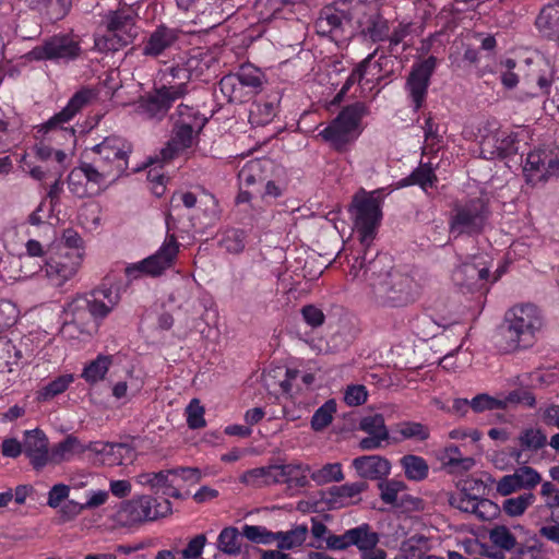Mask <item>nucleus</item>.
<instances>
[{
  "mask_svg": "<svg viewBox=\"0 0 559 559\" xmlns=\"http://www.w3.org/2000/svg\"><path fill=\"white\" fill-rule=\"evenodd\" d=\"M350 264L348 276L357 280L362 272L366 295L382 307H404L414 302L420 286L407 272L386 269L389 258L377 247H343Z\"/></svg>",
  "mask_w": 559,
  "mask_h": 559,
  "instance_id": "f257e3e1",
  "label": "nucleus"
},
{
  "mask_svg": "<svg viewBox=\"0 0 559 559\" xmlns=\"http://www.w3.org/2000/svg\"><path fill=\"white\" fill-rule=\"evenodd\" d=\"M542 326L543 317L535 305H515L506 311L498 328L497 346L503 353L532 347Z\"/></svg>",
  "mask_w": 559,
  "mask_h": 559,
  "instance_id": "f03ea898",
  "label": "nucleus"
},
{
  "mask_svg": "<svg viewBox=\"0 0 559 559\" xmlns=\"http://www.w3.org/2000/svg\"><path fill=\"white\" fill-rule=\"evenodd\" d=\"M91 90H82L75 93L67 106L53 115L48 121L35 127L36 139L57 150H70L71 158L74 155L76 143L75 129L70 122L75 115L93 98Z\"/></svg>",
  "mask_w": 559,
  "mask_h": 559,
  "instance_id": "7ed1b4c3",
  "label": "nucleus"
},
{
  "mask_svg": "<svg viewBox=\"0 0 559 559\" xmlns=\"http://www.w3.org/2000/svg\"><path fill=\"white\" fill-rule=\"evenodd\" d=\"M369 115V107L364 102H355L341 109L337 116L319 132L324 142L337 151L344 152L362 132L361 121Z\"/></svg>",
  "mask_w": 559,
  "mask_h": 559,
  "instance_id": "20e7f679",
  "label": "nucleus"
},
{
  "mask_svg": "<svg viewBox=\"0 0 559 559\" xmlns=\"http://www.w3.org/2000/svg\"><path fill=\"white\" fill-rule=\"evenodd\" d=\"M491 216L490 197L485 190L455 201L450 219L454 236L480 234Z\"/></svg>",
  "mask_w": 559,
  "mask_h": 559,
  "instance_id": "39448f33",
  "label": "nucleus"
},
{
  "mask_svg": "<svg viewBox=\"0 0 559 559\" xmlns=\"http://www.w3.org/2000/svg\"><path fill=\"white\" fill-rule=\"evenodd\" d=\"M17 162L23 173L34 180L44 181L50 177H61L64 168L71 164V152L37 142L32 152L22 154Z\"/></svg>",
  "mask_w": 559,
  "mask_h": 559,
  "instance_id": "423d86ee",
  "label": "nucleus"
},
{
  "mask_svg": "<svg viewBox=\"0 0 559 559\" xmlns=\"http://www.w3.org/2000/svg\"><path fill=\"white\" fill-rule=\"evenodd\" d=\"M180 204H182L187 210H195L197 213L193 218L198 221L200 227L213 225L218 219V204L212 194L202 193L199 198L191 192L174 194L171 198L170 212L166 218L169 240L164 245H178V240L183 239V236L180 235L182 230L177 228V222L174 216Z\"/></svg>",
  "mask_w": 559,
  "mask_h": 559,
  "instance_id": "0eeeda50",
  "label": "nucleus"
},
{
  "mask_svg": "<svg viewBox=\"0 0 559 559\" xmlns=\"http://www.w3.org/2000/svg\"><path fill=\"white\" fill-rule=\"evenodd\" d=\"M383 189L366 191L359 189L349 204V213L354 221V227L361 243L371 242L382 218Z\"/></svg>",
  "mask_w": 559,
  "mask_h": 559,
  "instance_id": "6e6552de",
  "label": "nucleus"
},
{
  "mask_svg": "<svg viewBox=\"0 0 559 559\" xmlns=\"http://www.w3.org/2000/svg\"><path fill=\"white\" fill-rule=\"evenodd\" d=\"M185 96V86L176 85L174 76L160 71L155 80L153 91L140 99L138 108L146 118L160 120L167 115L173 104Z\"/></svg>",
  "mask_w": 559,
  "mask_h": 559,
  "instance_id": "1a4fd4ad",
  "label": "nucleus"
},
{
  "mask_svg": "<svg viewBox=\"0 0 559 559\" xmlns=\"http://www.w3.org/2000/svg\"><path fill=\"white\" fill-rule=\"evenodd\" d=\"M96 155L91 163L100 174L107 175L109 182H116L128 169V159L131 152L130 145L120 136L105 138L100 143L91 148Z\"/></svg>",
  "mask_w": 559,
  "mask_h": 559,
  "instance_id": "9d476101",
  "label": "nucleus"
},
{
  "mask_svg": "<svg viewBox=\"0 0 559 559\" xmlns=\"http://www.w3.org/2000/svg\"><path fill=\"white\" fill-rule=\"evenodd\" d=\"M171 512V502L167 498L158 500L156 497L142 495L123 501L115 519L120 525L131 527L165 518Z\"/></svg>",
  "mask_w": 559,
  "mask_h": 559,
  "instance_id": "9b49d317",
  "label": "nucleus"
},
{
  "mask_svg": "<svg viewBox=\"0 0 559 559\" xmlns=\"http://www.w3.org/2000/svg\"><path fill=\"white\" fill-rule=\"evenodd\" d=\"M352 2L353 0H340L334 4L325 5L319 12L314 22L316 33L326 37L335 44H344L352 35Z\"/></svg>",
  "mask_w": 559,
  "mask_h": 559,
  "instance_id": "f8f14e48",
  "label": "nucleus"
},
{
  "mask_svg": "<svg viewBox=\"0 0 559 559\" xmlns=\"http://www.w3.org/2000/svg\"><path fill=\"white\" fill-rule=\"evenodd\" d=\"M106 34L95 38L100 51H117L129 45L138 35L135 19L129 9L108 12L104 17Z\"/></svg>",
  "mask_w": 559,
  "mask_h": 559,
  "instance_id": "ddd939ff",
  "label": "nucleus"
},
{
  "mask_svg": "<svg viewBox=\"0 0 559 559\" xmlns=\"http://www.w3.org/2000/svg\"><path fill=\"white\" fill-rule=\"evenodd\" d=\"M183 110L189 111L188 118L175 122L174 135L160 151L164 162L170 160L191 148L195 143L197 133L206 122V119L200 116L192 107L180 104L178 112L182 114Z\"/></svg>",
  "mask_w": 559,
  "mask_h": 559,
  "instance_id": "4468645a",
  "label": "nucleus"
},
{
  "mask_svg": "<svg viewBox=\"0 0 559 559\" xmlns=\"http://www.w3.org/2000/svg\"><path fill=\"white\" fill-rule=\"evenodd\" d=\"M353 1L350 15L357 25L358 35L372 44L385 41L389 37V21L377 4L364 0Z\"/></svg>",
  "mask_w": 559,
  "mask_h": 559,
  "instance_id": "2eb2a0df",
  "label": "nucleus"
},
{
  "mask_svg": "<svg viewBox=\"0 0 559 559\" xmlns=\"http://www.w3.org/2000/svg\"><path fill=\"white\" fill-rule=\"evenodd\" d=\"M452 278L463 293L487 292L490 272L486 257L480 253L467 254L454 270Z\"/></svg>",
  "mask_w": 559,
  "mask_h": 559,
  "instance_id": "dca6fc26",
  "label": "nucleus"
},
{
  "mask_svg": "<svg viewBox=\"0 0 559 559\" xmlns=\"http://www.w3.org/2000/svg\"><path fill=\"white\" fill-rule=\"evenodd\" d=\"M438 59L429 56L415 62L406 78L405 91L413 111H419L426 104L431 78L437 69Z\"/></svg>",
  "mask_w": 559,
  "mask_h": 559,
  "instance_id": "f3484780",
  "label": "nucleus"
},
{
  "mask_svg": "<svg viewBox=\"0 0 559 559\" xmlns=\"http://www.w3.org/2000/svg\"><path fill=\"white\" fill-rule=\"evenodd\" d=\"M51 252L45 258L46 274L56 278L57 285L72 278L81 267L84 247H49Z\"/></svg>",
  "mask_w": 559,
  "mask_h": 559,
  "instance_id": "a211bd4d",
  "label": "nucleus"
},
{
  "mask_svg": "<svg viewBox=\"0 0 559 559\" xmlns=\"http://www.w3.org/2000/svg\"><path fill=\"white\" fill-rule=\"evenodd\" d=\"M523 173L526 182L533 186L557 178L559 176V153L545 146L531 151L526 156Z\"/></svg>",
  "mask_w": 559,
  "mask_h": 559,
  "instance_id": "6ab92c4d",
  "label": "nucleus"
},
{
  "mask_svg": "<svg viewBox=\"0 0 559 559\" xmlns=\"http://www.w3.org/2000/svg\"><path fill=\"white\" fill-rule=\"evenodd\" d=\"M106 178L108 176L100 174L91 163H83L68 175V189L79 199L91 198L112 185Z\"/></svg>",
  "mask_w": 559,
  "mask_h": 559,
  "instance_id": "aec40b11",
  "label": "nucleus"
},
{
  "mask_svg": "<svg viewBox=\"0 0 559 559\" xmlns=\"http://www.w3.org/2000/svg\"><path fill=\"white\" fill-rule=\"evenodd\" d=\"M215 63L214 57L201 50H194L182 63H176L163 70L169 76H174V82L182 84L186 95L190 92V81L201 79Z\"/></svg>",
  "mask_w": 559,
  "mask_h": 559,
  "instance_id": "412c9836",
  "label": "nucleus"
},
{
  "mask_svg": "<svg viewBox=\"0 0 559 559\" xmlns=\"http://www.w3.org/2000/svg\"><path fill=\"white\" fill-rule=\"evenodd\" d=\"M80 52L79 43L70 36H53L40 46L34 47L24 58L26 60H70Z\"/></svg>",
  "mask_w": 559,
  "mask_h": 559,
  "instance_id": "4be33fe9",
  "label": "nucleus"
},
{
  "mask_svg": "<svg viewBox=\"0 0 559 559\" xmlns=\"http://www.w3.org/2000/svg\"><path fill=\"white\" fill-rule=\"evenodd\" d=\"M326 548L331 550H346L356 546L359 550H369L379 543V535L371 531L370 525L364 523L345 531L342 535L330 534L326 538Z\"/></svg>",
  "mask_w": 559,
  "mask_h": 559,
  "instance_id": "5701e85b",
  "label": "nucleus"
},
{
  "mask_svg": "<svg viewBox=\"0 0 559 559\" xmlns=\"http://www.w3.org/2000/svg\"><path fill=\"white\" fill-rule=\"evenodd\" d=\"M179 253V247H159L152 255L124 269L127 276L136 277L138 273L159 276L169 269Z\"/></svg>",
  "mask_w": 559,
  "mask_h": 559,
  "instance_id": "b1692460",
  "label": "nucleus"
},
{
  "mask_svg": "<svg viewBox=\"0 0 559 559\" xmlns=\"http://www.w3.org/2000/svg\"><path fill=\"white\" fill-rule=\"evenodd\" d=\"M64 322L60 333L66 337H74V331L83 332L91 322V308L87 295H79L64 307Z\"/></svg>",
  "mask_w": 559,
  "mask_h": 559,
  "instance_id": "393cba45",
  "label": "nucleus"
},
{
  "mask_svg": "<svg viewBox=\"0 0 559 559\" xmlns=\"http://www.w3.org/2000/svg\"><path fill=\"white\" fill-rule=\"evenodd\" d=\"M519 133L500 131L486 136L480 145L481 155L486 159L507 158L518 153Z\"/></svg>",
  "mask_w": 559,
  "mask_h": 559,
  "instance_id": "a878e982",
  "label": "nucleus"
},
{
  "mask_svg": "<svg viewBox=\"0 0 559 559\" xmlns=\"http://www.w3.org/2000/svg\"><path fill=\"white\" fill-rule=\"evenodd\" d=\"M368 483L359 480L341 486H332L326 491L325 502L330 509H340L357 504L361 501L360 493L368 490Z\"/></svg>",
  "mask_w": 559,
  "mask_h": 559,
  "instance_id": "bb28decb",
  "label": "nucleus"
},
{
  "mask_svg": "<svg viewBox=\"0 0 559 559\" xmlns=\"http://www.w3.org/2000/svg\"><path fill=\"white\" fill-rule=\"evenodd\" d=\"M352 466L355 468L357 475L369 480H384L391 473L390 461L381 455H362L355 457L352 462Z\"/></svg>",
  "mask_w": 559,
  "mask_h": 559,
  "instance_id": "cd10ccee",
  "label": "nucleus"
},
{
  "mask_svg": "<svg viewBox=\"0 0 559 559\" xmlns=\"http://www.w3.org/2000/svg\"><path fill=\"white\" fill-rule=\"evenodd\" d=\"M23 452L29 459L31 465L36 471L43 469L48 463H50L48 439L39 429L26 431Z\"/></svg>",
  "mask_w": 559,
  "mask_h": 559,
  "instance_id": "c85d7f7f",
  "label": "nucleus"
},
{
  "mask_svg": "<svg viewBox=\"0 0 559 559\" xmlns=\"http://www.w3.org/2000/svg\"><path fill=\"white\" fill-rule=\"evenodd\" d=\"M344 250L345 249L341 247L337 252H334V250L328 252L319 251L313 247H295L294 251L296 260L305 261V266L310 264V260H316V258H319L320 261L316 266L314 273L322 274L323 270L326 269L332 262H338L340 264H343V259L350 267V264L346 258L347 254L343 252Z\"/></svg>",
  "mask_w": 559,
  "mask_h": 559,
  "instance_id": "c756f323",
  "label": "nucleus"
},
{
  "mask_svg": "<svg viewBox=\"0 0 559 559\" xmlns=\"http://www.w3.org/2000/svg\"><path fill=\"white\" fill-rule=\"evenodd\" d=\"M178 40V32L166 26L157 27L143 45V55L147 57H158L167 49L171 48Z\"/></svg>",
  "mask_w": 559,
  "mask_h": 559,
  "instance_id": "7c9ffc66",
  "label": "nucleus"
},
{
  "mask_svg": "<svg viewBox=\"0 0 559 559\" xmlns=\"http://www.w3.org/2000/svg\"><path fill=\"white\" fill-rule=\"evenodd\" d=\"M535 26L543 36L559 43V0L540 9Z\"/></svg>",
  "mask_w": 559,
  "mask_h": 559,
  "instance_id": "2f4dec72",
  "label": "nucleus"
},
{
  "mask_svg": "<svg viewBox=\"0 0 559 559\" xmlns=\"http://www.w3.org/2000/svg\"><path fill=\"white\" fill-rule=\"evenodd\" d=\"M84 453L83 443L73 435H68L50 450V463L60 464L70 461L74 455Z\"/></svg>",
  "mask_w": 559,
  "mask_h": 559,
  "instance_id": "473e14b6",
  "label": "nucleus"
},
{
  "mask_svg": "<svg viewBox=\"0 0 559 559\" xmlns=\"http://www.w3.org/2000/svg\"><path fill=\"white\" fill-rule=\"evenodd\" d=\"M243 536L245 527L240 532L237 527L227 526L222 530L217 537V549L227 556H238L241 552Z\"/></svg>",
  "mask_w": 559,
  "mask_h": 559,
  "instance_id": "72a5a7b5",
  "label": "nucleus"
},
{
  "mask_svg": "<svg viewBox=\"0 0 559 559\" xmlns=\"http://www.w3.org/2000/svg\"><path fill=\"white\" fill-rule=\"evenodd\" d=\"M380 50H381L380 46L376 47L372 52H370L366 58H364L360 62H358L355 66V68L352 70L350 74L346 79L345 83L343 84V86L341 87L338 93L336 94V96H335L336 102H341L347 95V93L349 92L350 87L354 84L362 83L371 62L377 57V55L379 53Z\"/></svg>",
  "mask_w": 559,
  "mask_h": 559,
  "instance_id": "f704fd0d",
  "label": "nucleus"
},
{
  "mask_svg": "<svg viewBox=\"0 0 559 559\" xmlns=\"http://www.w3.org/2000/svg\"><path fill=\"white\" fill-rule=\"evenodd\" d=\"M219 88L230 103L242 104L245 99V79L240 74L225 75L219 82Z\"/></svg>",
  "mask_w": 559,
  "mask_h": 559,
  "instance_id": "c9c22d12",
  "label": "nucleus"
},
{
  "mask_svg": "<svg viewBox=\"0 0 559 559\" xmlns=\"http://www.w3.org/2000/svg\"><path fill=\"white\" fill-rule=\"evenodd\" d=\"M437 180L435 168L430 164H420L411 173L409 176L403 178L399 182V186L408 187L417 185L423 189H426L427 187H433Z\"/></svg>",
  "mask_w": 559,
  "mask_h": 559,
  "instance_id": "e433bc0d",
  "label": "nucleus"
},
{
  "mask_svg": "<svg viewBox=\"0 0 559 559\" xmlns=\"http://www.w3.org/2000/svg\"><path fill=\"white\" fill-rule=\"evenodd\" d=\"M276 114L274 100H254L249 109V122L252 126H265L270 123Z\"/></svg>",
  "mask_w": 559,
  "mask_h": 559,
  "instance_id": "4c0bfd02",
  "label": "nucleus"
},
{
  "mask_svg": "<svg viewBox=\"0 0 559 559\" xmlns=\"http://www.w3.org/2000/svg\"><path fill=\"white\" fill-rule=\"evenodd\" d=\"M400 462L407 479L421 481L427 478L429 466L421 456L407 454L404 455Z\"/></svg>",
  "mask_w": 559,
  "mask_h": 559,
  "instance_id": "58836bf2",
  "label": "nucleus"
},
{
  "mask_svg": "<svg viewBox=\"0 0 559 559\" xmlns=\"http://www.w3.org/2000/svg\"><path fill=\"white\" fill-rule=\"evenodd\" d=\"M308 534L306 525H298L295 528L287 532L274 533V542H277V548L282 550H289L295 547L301 546Z\"/></svg>",
  "mask_w": 559,
  "mask_h": 559,
  "instance_id": "ea45409f",
  "label": "nucleus"
},
{
  "mask_svg": "<svg viewBox=\"0 0 559 559\" xmlns=\"http://www.w3.org/2000/svg\"><path fill=\"white\" fill-rule=\"evenodd\" d=\"M29 5L45 12L50 19H62L71 8V0H27Z\"/></svg>",
  "mask_w": 559,
  "mask_h": 559,
  "instance_id": "a19ab883",
  "label": "nucleus"
},
{
  "mask_svg": "<svg viewBox=\"0 0 559 559\" xmlns=\"http://www.w3.org/2000/svg\"><path fill=\"white\" fill-rule=\"evenodd\" d=\"M111 362V356L98 355L95 360L91 361L84 368L82 378H84L88 383H96L97 381L103 380Z\"/></svg>",
  "mask_w": 559,
  "mask_h": 559,
  "instance_id": "79ce46f5",
  "label": "nucleus"
},
{
  "mask_svg": "<svg viewBox=\"0 0 559 559\" xmlns=\"http://www.w3.org/2000/svg\"><path fill=\"white\" fill-rule=\"evenodd\" d=\"M274 163L267 157L252 158L247 162V185L262 181L267 178V174L273 169Z\"/></svg>",
  "mask_w": 559,
  "mask_h": 559,
  "instance_id": "37998d69",
  "label": "nucleus"
},
{
  "mask_svg": "<svg viewBox=\"0 0 559 559\" xmlns=\"http://www.w3.org/2000/svg\"><path fill=\"white\" fill-rule=\"evenodd\" d=\"M378 489L380 490V499L385 504H390L394 508L400 493L406 490V484L402 480L385 478L378 483Z\"/></svg>",
  "mask_w": 559,
  "mask_h": 559,
  "instance_id": "c03bdc74",
  "label": "nucleus"
},
{
  "mask_svg": "<svg viewBox=\"0 0 559 559\" xmlns=\"http://www.w3.org/2000/svg\"><path fill=\"white\" fill-rule=\"evenodd\" d=\"M518 440L523 450L534 452L546 445L547 436L540 429L527 428L520 433Z\"/></svg>",
  "mask_w": 559,
  "mask_h": 559,
  "instance_id": "a18cd8bd",
  "label": "nucleus"
},
{
  "mask_svg": "<svg viewBox=\"0 0 559 559\" xmlns=\"http://www.w3.org/2000/svg\"><path fill=\"white\" fill-rule=\"evenodd\" d=\"M278 12L277 0H257L250 17L254 20L252 23H263L272 20Z\"/></svg>",
  "mask_w": 559,
  "mask_h": 559,
  "instance_id": "49530a36",
  "label": "nucleus"
},
{
  "mask_svg": "<svg viewBox=\"0 0 559 559\" xmlns=\"http://www.w3.org/2000/svg\"><path fill=\"white\" fill-rule=\"evenodd\" d=\"M91 296H97L103 299L108 307L112 309L120 301V294L118 288L114 287V281L110 275H107L103 278V282L91 292Z\"/></svg>",
  "mask_w": 559,
  "mask_h": 559,
  "instance_id": "de8ad7c7",
  "label": "nucleus"
},
{
  "mask_svg": "<svg viewBox=\"0 0 559 559\" xmlns=\"http://www.w3.org/2000/svg\"><path fill=\"white\" fill-rule=\"evenodd\" d=\"M310 477L318 485H324L331 481H341L344 479L341 463H328L320 469L310 473Z\"/></svg>",
  "mask_w": 559,
  "mask_h": 559,
  "instance_id": "09e8293b",
  "label": "nucleus"
},
{
  "mask_svg": "<svg viewBox=\"0 0 559 559\" xmlns=\"http://www.w3.org/2000/svg\"><path fill=\"white\" fill-rule=\"evenodd\" d=\"M534 501L535 496L532 492H525L518 497L506 499L502 509L510 516H520Z\"/></svg>",
  "mask_w": 559,
  "mask_h": 559,
  "instance_id": "8fccbe9b",
  "label": "nucleus"
},
{
  "mask_svg": "<svg viewBox=\"0 0 559 559\" xmlns=\"http://www.w3.org/2000/svg\"><path fill=\"white\" fill-rule=\"evenodd\" d=\"M490 542L501 550L510 551L516 546V538L504 525H497L489 531Z\"/></svg>",
  "mask_w": 559,
  "mask_h": 559,
  "instance_id": "3c124183",
  "label": "nucleus"
},
{
  "mask_svg": "<svg viewBox=\"0 0 559 559\" xmlns=\"http://www.w3.org/2000/svg\"><path fill=\"white\" fill-rule=\"evenodd\" d=\"M336 412V403L334 400L326 401L322 406H320L311 418V428L314 431H321L325 427H328L332 419L333 413Z\"/></svg>",
  "mask_w": 559,
  "mask_h": 559,
  "instance_id": "603ef678",
  "label": "nucleus"
},
{
  "mask_svg": "<svg viewBox=\"0 0 559 559\" xmlns=\"http://www.w3.org/2000/svg\"><path fill=\"white\" fill-rule=\"evenodd\" d=\"M168 472L169 469L157 473H142L136 476V481L142 486H150L151 489L158 495L159 492H163L169 481L168 477L171 473Z\"/></svg>",
  "mask_w": 559,
  "mask_h": 559,
  "instance_id": "864d4df0",
  "label": "nucleus"
},
{
  "mask_svg": "<svg viewBox=\"0 0 559 559\" xmlns=\"http://www.w3.org/2000/svg\"><path fill=\"white\" fill-rule=\"evenodd\" d=\"M411 34V23H399L397 26L391 32L389 29L388 46L385 52L397 57V47L404 41V39Z\"/></svg>",
  "mask_w": 559,
  "mask_h": 559,
  "instance_id": "5fc2aeb1",
  "label": "nucleus"
},
{
  "mask_svg": "<svg viewBox=\"0 0 559 559\" xmlns=\"http://www.w3.org/2000/svg\"><path fill=\"white\" fill-rule=\"evenodd\" d=\"M73 381L72 374H64L56 378L38 392V399L47 401L64 392Z\"/></svg>",
  "mask_w": 559,
  "mask_h": 559,
  "instance_id": "6e6d98bb",
  "label": "nucleus"
},
{
  "mask_svg": "<svg viewBox=\"0 0 559 559\" xmlns=\"http://www.w3.org/2000/svg\"><path fill=\"white\" fill-rule=\"evenodd\" d=\"M500 402L503 403V409H506L509 405L518 404H522L527 407H534L536 404V399L528 389L519 388L509 392L503 399H500Z\"/></svg>",
  "mask_w": 559,
  "mask_h": 559,
  "instance_id": "4d7b16f0",
  "label": "nucleus"
},
{
  "mask_svg": "<svg viewBox=\"0 0 559 559\" xmlns=\"http://www.w3.org/2000/svg\"><path fill=\"white\" fill-rule=\"evenodd\" d=\"M281 478L275 473V466L259 467L247 471V484L252 483L255 486L280 483Z\"/></svg>",
  "mask_w": 559,
  "mask_h": 559,
  "instance_id": "13d9d810",
  "label": "nucleus"
},
{
  "mask_svg": "<svg viewBox=\"0 0 559 559\" xmlns=\"http://www.w3.org/2000/svg\"><path fill=\"white\" fill-rule=\"evenodd\" d=\"M20 311L16 306L8 300H0V332L3 334L7 330L12 328L19 319Z\"/></svg>",
  "mask_w": 559,
  "mask_h": 559,
  "instance_id": "bf43d9fd",
  "label": "nucleus"
},
{
  "mask_svg": "<svg viewBox=\"0 0 559 559\" xmlns=\"http://www.w3.org/2000/svg\"><path fill=\"white\" fill-rule=\"evenodd\" d=\"M204 407L198 399H192L186 407L187 425L190 429H200L205 426Z\"/></svg>",
  "mask_w": 559,
  "mask_h": 559,
  "instance_id": "052dcab7",
  "label": "nucleus"
},
{
  "mask_svg": "<svg viewBox=\"0 0 559 559\" xmlns=\"http://www.w3.org/2000/svg\"><path fill=\"white\" fill-rule=\"evenodd\" d=\"M424 136L427 143L426 148L438 151L439 144L442 142V135L439 132V124L433 120L431 114L425 119Z\"/></svg>",
  "mask_w": 559,
  "mask_h": 559,
  "instance_id": "680f3d73",
  "label": "nucleus"
},
{
  "mask_svg": "<svg viewBox=\"0 0 559 559\" xmlns=\"http://www.w3.org/2000/svg\"><path fill=\"white\" fill-rule=\"evenodd\" d=\"M457 488L460 489L461 493L479 499L485 496L487 487L481 479L468 477L466 479L460 480L457 483Z\"/></svg>",
  "mask_w": 559,
  "mask_h": 559,
  "instance_id": "e2e57ef3",
  "label": "nucleus"
},
{
  "mask_svg": "<svg viewBox=\"0 0 559 559\" xmlns=\"http://www.w3.org/2000/svg\"><path fill=\"white\" fill-rule=\"evenodd\" d=\"M399 432L402 436V439H417L424 441L429 437L427 427L420 423L415 421H406L400 424Z\"/></svg>",
  "mask_w": 559,
  "mask_h": 559,
  "instance_id": "0e129e2a",
  "label": "nucleus"
},
{
  "mask_svg": "<svg viewBox=\"0 0 559 559\" xmlns=\"http://www.w3.org/2000/svg\"><path fill=\"white\" fill-rule=\"evenodd\" d=\"M500 513L499 506L486 498H479L475 503V515L480 521H490L497 518Z\"/></svg>",
  "mask_w": 559,
  "mask_h": 559,
  "instance_id": "69168bd1",
  "label": "nucleus"
},
{
  "mask_svg": "<svg viewBox=\"0 0 559 559\" xmlns=\"http://www.w3.org/2000/svg\"><path fill=\"white\" fill-rule=\"evenodd\" d=\"M359 429L368 435H381L382 431H388L384 417L381 414L362 417L359 421Z\"/></svg>",
  "mask_w": 559,
  "mask_h": 559,
  "instance_id": "338daca9",
  "label": "nucleus"
},
{
  "mask_svg": "<svg viewBox=\"0 0 559 559\" xmlns=\"http://www.w3.org/2000/svg\"><path fill=\"white\" fill-rule=\"evenodd\" d=\"M471 408L476 413L484 411L503 409L500 399L491 397L488 394H478L471 400Z\"/></svg>",
  "mask_w": 559,
  "mask_h": 559,
  "instance_id": "774afa93",
  "label": "nucleus"
}]
</instances>
